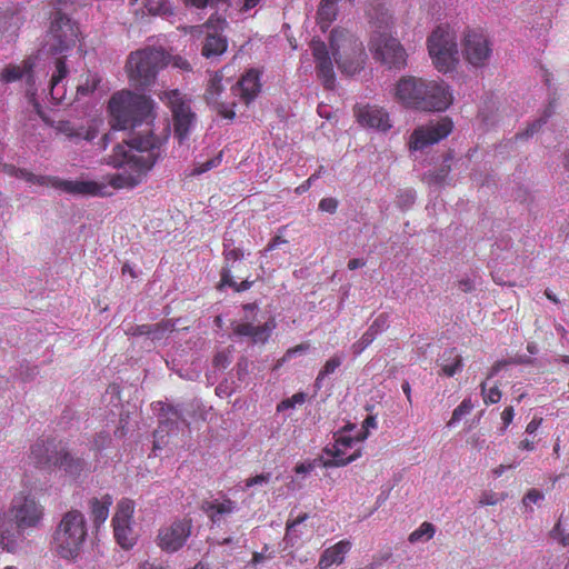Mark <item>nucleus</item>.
Segmentation results:
<instances>
[{"label":"nucleus","mask_w":569,"mask_h":569,"mask_svg":"<svg viewBox=\"0 0 569 569\" xmlns=\"http://www.w3.org/2000/svg\"><path fill=\"white\" fill-rule=\"evenodd\" d=\"M168 134L159 137L150 130L144 133H137L129 139L118 143L110 156L109 163L114 168H124L122 172L108 174L101 181L93 180H68L71 183H83L82 191L68 192L69 194H81L92 197L111 196L109 188L131 189L140 184L156 162L162 157L163 146Z\"/></svg>","instance_id":"1"},{"label":"nucleus","mask_w":569,"mask_h":569,"mask_svg":"<svg viewBox=\"0 0 569 569\" xmlns=\"http://www.w3.org/2000/svg\"><path fill=\"white\" fill-rule=\"evenodd\" d=\"M395 99L405 108L425 112L445 111L453 101L450 87L443 80L415 76H403L397 81Z\"/></svg>","instance_id":"2"},{"label":"nucleus","mask_w":569,"mask_h":569,"mask_svg":"<svg viewBox=\"0 0 569 569\" xmlns=\"http://www.w3.org/2000/svg\"><path fill=\"white\" fill-rule=\"evenodd\" d=\"M110 124L116 130L133 129L142 122L154 118L153 101L130 90H121L112 94L108 103Z\"/></svg>","instance_id":"3"},{"label":"nucleus","mask_w":569,"mask_h":569,"mask_svg":"<svg viewBox=\"0 0 569 569\" xmlns=\"http://www.w3.org/2000/svg\"><path fill=\"white\" fill-rule=\"evenodd\" d=\"M88 537V522L84 515L71 509L62 515L51 540L52 551L61 559L76 561L84 547Z\"/></svg>","instance_id":"4"},{"label":"nucleus","mask_w":569,"mask_h":569,"mask_svg":"<svg viewBox=\"0 0 569 569\" xmlns=\"http://www.w3.org/2000/svg\"><path fill=\"white\" fill-rule=\"evenodd\" d=\"M329 47L341 73L353 76L365 68L367 53L363 43L350 30L342 27L333 28L329 37Z\"/></svg>","instance_id":"5"},{"label":"nucleus","mask_w":569,"mask_h":569,"mask_svg":"<svg viewBox=\"0 0 569 569\" xmlns=\"http://www.w3.org/2000/svg\"><path fill=\"white\" fill-rule=\"evenodd\" d=\"M167 63L168 58L163 49L147 47L128 56L126 72L134 86L148 87Z\"/></svg>","instance_id":"6"},{"label":"nucleus","mask_w":569,"mask_h":569,"mask_svg":"<svg viewBox=\"0 0 569 569\" xmlns=\"http://www.w3.org/2000/svg\"><path fill=\"white\" fill-rule=\"evenodd\" d=\"M12 523L28 533L39 530L43 526L46 509L30 491L16 493L9 506Z\"/></svg>","instance_id":"7"},{"label":"nucleus","mask_w":569,"mask_h":569,"mask_svg":"<svg viewBox=\"0 0 569 569\" xmlns=\"http://www.w3.org/2000/svg\"><path fill=\"white\" fill-rule=\"evenodd\" d=\"M427 48L435 68L448 72L458 63V48L455 33L443 26H438L427 39Z\"/></svg>","instance_id":"8"},{"label":"nucleus","mask_w":569,"mask_h":569,"mask_svg":"<svg viewBox=\"0 0 569 569\" xmlns=\"http://www.w3.org/2000/svg\"><path fill=\"white\" fill-rule=\"evenodd\" d=\"M368 48L372 58L389 69L407 66V52L400 41L391 34H370Z\"/></svg>","instance_id":"9"},{"label":"nucleus","mask_w":569,"mask_h":569,"mask_svg":"<svg viewBox=\"0 0 569 569\" xmlns=\"http://www.w3.org/2000/svg\"><path fill=\"white\" fill-rule=\"evenodd\" d=\"M79 28L69 17L57 11L47 36L48 51L57 54L73 48L78 41Z\"/></svg>","instance_id":"10"},{"label":"nucleus","mask_w":569,"mask_h":569,"mask_svg":"<svg viewBox=\"0 0 569 569\" xmlns=\"http://www.w3.org/2000/svg\"><path fill=\"white\" fill-rule=\"evenodd\" d=\"M356 426L352 423L346 425L343 428L335 432V443L332 447L327 446L323 449V452L328 456H331L332 459H328L323 461L325 468H335V467H345L352 461L357 460L361 457V449H357L353 453L348 457H345L347 449L352 448L356 442H360L357 436L349 435L350 431L355 430Z\"/></svg>","instance_id":"11"},{"label":"nucleus","mask_w":569,"mask_h":569,"mask_svg":"<svg viewBox=\"0 0 569 569\" xmlns=\"http://www.w3.org/2000/svg\"><path fill=\"white\" fill-rule=\"evenodd\" d=\"M134 501L122 498L118 501L112 517L113 536L117 543L123 549H131L137 542V533L133 530Z\"/></svg>","instance_id":"12"},{"label":"nucleus","mask_w":569,"mask_h":569,"mask_svg":"<svg viewBox=\"0 0 569 569\" xmlns=\"http://www.w3.org/2000/svg\"><path fill=\"white\" fill-rule=\"evenodd\" d=\"M164 100L172 112L174 137L181 144L190 133L196 120V114L191 111L189 103L178 90L164 92Z\"/></svg>","instance_id":"13"},{"label":"nucleus","mask_w":569,"mask_h":569,"mask_svg":"<svg viewBox=\"0 0 569 569\" xmlns=\"http://www.w3.org/2000/svg\"><path fill=\"white\" fill-rule=\"evenodd\" d=\"M492 53L488 37L477 30H468L462 41V54L466 61L476 68L487 64Z\"/></svg>","instance_id":"14"},{"label":"nucleus","mask_w":569,"mask_h":569,"mask_svg":"<svg viewBox=\"0 0 569 569\" xmlns=\"http://www.w3.org/2000/svg\"><path fill=\"white\" fill-rule=\"evenodd\" d=\"M191 519L174 520L169 526L159 529L157 545L166 552H176L180 550L191 535Z\"/></svg>","instance_id":"15"},{"label":"nucleus","mask_w":569,"mask_h":569,"mask_svg":"<svg viewBox=\"0 0 569 569\" xmlns=\"http://www.w3.org/2000/svg\"><path fill=\"white\" fill-rule=\"evenodd\" d=\"M0 166H2L3 172L11 177L23 179L24 181L31 184H39L42 187L53 188L61 190L63 192L82 191L86 187H88L87 184L83 183L68 182V180H63L54 176H37L26 169L17 168L13 164L1 163Z\"/></svg>","instance_id":"16"},{"label":"nucleus","mask_w":569,"mask_h":569,"mask_svg":"<svg viewBox=\"0 0 569 569\" xmlns=\"http://www.w3.org/2000/svg\"><path fill=\"white\" fill-rule=\"evenodd\" d=\"M452 129L453 123L449 118H442L436 123L418 127L410 136L409 147L412 150H421L448 137Z\"/></svg>","instance_id":"17"},{"label":"nucleus","mask_w":569,"mask_h":569,"mask_svg":"<svg viewBox=\"0 0 569 569\" xmlns=\"http://www.w3.org/2000/svg\"><path fill=\"white\" fill-rule=\"evenodd\" d=\"M310 46L318 78L326 89H332L335 87L336 76L327 44L320 39H312Z\"/></svg>","instance_id":"18"},{"label":"nucleus","mask_w":569,"mask_h":569,"mask_svg":"<svg viewBox=\"0 0 569 569\" xmlns=\"http://www.w3.org/2000/svg\"><path fill=\"white\" fill-rule=\"evenodd\" d=\"M222 80V72L217 71L208 83L204 98L206 101L211 104L222 118L232 120L236 117V112L233 110L236 102L222 100L221 96L224 90Z\"/></svg>","instance_id":"19"},{"label":"nucleus","mask_w":569,"mask_h":569,"mask_svg":"<svg viewBox=\"0 0 569 569\" xmlns=\"http://www.w3.org/2000/svg\"><path fill=\"white\" fill-rule=\"evenodd\" d=\"M227 24L226 20L218 14H212L203 24L207 29H214V31L222 30ZM228 48L227 38L214 32L208 33L204 38L201 53L207 59L221 56Z\"/></svg>","instance_id":"20"},{"label":"nucleus","mask_w":569,"mask_h":569,"mask_svg":"<svg viewBox=\"0 0 569 569\" xmlns=\"http://www.w3.org/2000/svg\"><path fill=\"white\" fill-rule=\"evenodd\" d=\"M62 446V442L54 438H40L31 446L29 458L38 468L52 467Z\"/></svg>","instance_id":"21"},{"label":"nucleus","mask_w":569,"mask_h":569,"mask_svg":"<svg viewBox=\"0 0 569 569\" xmlns=\"http://www.w3.org/2000/svg\"><path fill=\"white\" fill-rule=\"evenodd\" d=\"M276 327V319L270 317L264 323L258 326L249 321L236 323L232 328V332L237 337L249 338L254 345H264L271 337Z\"/></svg>","instance_id":"22"},{"label":"nucleus","mask_w":569,"mask_h":569,"mask_svg":"<svg viewBox=\"0 0 569 569\" xmlns=\"http://www.w3.org/2000/svg\"><path fill=\"white\" fill-rule=\"evenodd\" d=\"M366 13L371 27V34H391L395 20L391 12L383 3L379 1L370 2Z\"/></svg>","instance_id":"23"},{"label":"nucleus","mask_w":569,"mask_h":569,"mask_svg":"<svg viewBox=\"0 0 569 569\" xmlns=\"http://www.w3.org/2000/svg\"><path fill=\"white\" fill-rule=\"evenodd\" d=\"M357 121L369 128H376L386 131L391 128L389 114L382 108L377 106H357L355 109Z\"/></svg>","instance_id":"24"},{"label":"nucleus","mask_w":569,"mask_h":569,"mask_svg":"<svg viewBox=\"0 0 569 569\" xmlns=\"http://www.w3.org/2000/svg\"><path fill=\"white\" fill-rule=\"evenodd\" d=\"M232 94L238 96L247 106L256 99L261 90L260 73L256 69L248 70L231 87Z\"/></svg>","instance_id":"25"},{"label":"nucleus","mask_w":569,"mask_h":569,"mask_svg":"<svg viewBox=\"0 0 569 569\" xmlns=\"http://www.w3.org/2000/svg\"><path fill=\"white\" fill-rule=\"evenodd\" d=\"M67 74L68 68L64 58H58L56 60V71L50 80V97L56 104L69 106L72 102V97L67 96V90L63 84Z\"/></svg>","instance_id":"26"},{"label":"nucleus","mask_w":569,"mask_h":569,"mask_svg":"<svg viewBox=\"0 0 569 569\" xmlns=\"http://www.w3.org/2000/svg\"><path fill=\"white\" fill-rule=\"evenodd\" d=\"M351 548L352 543L348 539H342L326 548L320 555L318 568L329 569L332 566H340L343 563L345 558L350 552Z\"/></svg>","instance_id":"27"},{"label":"nucleus","mask_w":569,"mask_h":569,"mask_svg":"<svg viewBox=\"0 0 569 569\" xmlns=\"http://www.w3.org/2000/svg\"><path fill=\"white\" fill-rule=\"evenodd\" d=\"M201 510L213 522H220L224 517L237 510V502L229 497L223 496L221 499L204 500L201 503Z\"/></svg>","instance_id":"28"},{"label":"nucleus","mask_w":569,"mask_h":569,"mask_svg":"<svg viewBox=\"0 0 569 569\" xmlns=\"http://www.w3.org/2000/svg\"><path fill=\"white\" fill-rule=\"evenodd\" d=\"M52 467H57L72 477H78L84 470L86 461L82 458L73 457L66 446H62Z\"/></svg>","instance_id":"29"},{"label":"nucleus","mask_w":569,"mask_h":569,"mask_svg":"<svg viewBox=\"0 0 569 569\" xmlns=\"http://www.w3.org/2000/svg\"><path fill=\"white\" fill-rule=\"evenodd\" d=\"M34 63L31 58L24 59L20 64L9 63L0 72V82L8 84L22 79L24 76L31 77Z\"/></svg>","instance_id":"30"},{"label":"nucleus","mask_w":569,"mask_h":569,"mask_svg":"<svg viewBox=\"0 0 569 569\" xmlns=\"http://www.w3.org/2000/svg\"><path fill=\"white\" fill-rule=\"evenodd\" d=\"M24 533H28V531L21 530L17 526L9 525L6 521H0L1 548L8 552H14L18 549L19 542Z\"/></svg>","instance_id":"31"},{"label":"nucleus","mask_w":569,"mask_h":569,"mask_svg":"<svg viewBox=\"0 0 569 569\" xmlns=\"http://www.w3.org/2000/svg\"><path fill=\"white\" fill-rule=\"evenodd\" d=\"M462 357L456 348L446 349L439 358V366L441 375L446 377H453L462 370Z\"/></svg>","instance_id":"32"},{"label":"nucleus","mask_w":569,"mask_h":569,"mask_svg":"<svg viewBox=\"0 0 569 569\" xmlns=\"http://www.w3.org/2000/svg\"><path fill=\"white\" fill-rule=\"evenodd\" d=\"M112 505V497L110 495H104L101 499L92 498L89 501L90 506V516L93 525L99 528L109 516V508Z\"/></svg>","instance_id":"33"},{"label":"nucleus","mask_w":569,"mask_h":569,"mask_svg":"<svg viewBox=\"0 0 569 569\" xmlns=\"http://www.w3.org/2000/svg\"><path fill=\"white\" fill-rule=\"evenodd\" d=\"M254 283L253 280H249V277H246L244 280L241 282H237L233 278V274L230 272V268H222L220 272V282L219 288H222L224 286H228L232 288L236 292H243L249 290L252 284Z\"/></svg>","instance_id":"34"},{"label":"nucleus","mask_w":569,"mask_h":569,"mask_svg":"<svg viewBox=\"0 0 569 569\" xmlns=\"http://www.w3.org/2000/svg\"><path fill=\"white\" fill-rule=\"evenodd\" d=\"M144 8L151 16L171 17L174 14L170 0H146Z\"/></svg>","instance_id":"35"},{"label":"nucleus","mask_w":569,"mask_h":569,"mask_svg":"<svg viewBox=\"0 0 569 569\" xmlns=\"http://www.w3.org/2000/svg\"><path fill=\"white\" fill-rule=\"evenodd\" d=\"M59 132L63 133L70 139H93V133L84 128H76L70 121H60L58 124Z\"/></svg>","instance_id":"36"},{"label":"nucleus","mask_w":569,"mask_h":569,"mask_svg":"<svg viewBox=\"0 0 569 569\" xmlns=\"http://www.w3.org/2000/svg\"><path fill=\"white\" fill-rule=\"evenodd\" d=\"M435 533H436L435 525L431 522L425 521L409 535L408 541L410 543H417L420 541H429L430 539L433 538Z\"/></svg>","instance_id":"37"},{"label":"nucleus","mask_w":569,"mask_h":569,"mask_svg":"<svg viewBox=\"0 0 569 569\" xmlns=\"http://www.w3.org/2000/svg\"><path fill=\"white\" fill-rule=\"evenodd\" d=\"M222 254L224 260V266L222 268H230L231 273L233 269L238 268L236 263L241 261L244 257V253L241 249L232 248L231 244L226 241L223 242Z\"/></svg>","instance_id":"38"},{"label":"nucleus","mask_w":569,"mask_h":569,"mask_svg":"<svg viewBox=\"0 0 569 569\" xmlns=\"http://www.w3.org/2000/svg\"><path fill=\"white\" fill-rule=\"evenodd\" d=\"M342 363V358L338 355L332 356L329 358L323 367L320 369L317 378H316V387L320 388L321 381L329 375L333 373L337 368H339Z\"/></svg>","instance_id":"39"},{"label":"nucleus","mask_w":569,"mask_h":569,"mask_svg":"<svg viewBox=\"0 0 569 569\" xmlns=\"http://www.w3.org/2000/svg\"><path fill=\"white\" fill-rule=\"evenodd\" d=\"M174 328L176 323L171 319L161 320L158 323L151 325V338L152 340H161L174 331Z\"/></svg>","instance_id":"40"},{"label":"nucleus","mask_w":569,"mask_h":569,"mask_svg":"<svg viewBox=\"0 0 569 569\" xmlns=\"http://www.w3.org/2000/svg\"><path fill=\"white\" fill-rule=\"evenodd\" d=\"M101 82V78L97 73L89 72L86 76L84 82L77 86L78 96H88L92 93Z\"/></svg>","instance_id":"41"},{"label":"nucleus","mask_w":569,"mask_h":569,"mask_svg":"<svg viewBox=\"0 0 569 569\" xmlns=\"http://www.w3.org/2000/svg\"><path fill=\"white\" fill-rule=\"evenodd\" d=\"M307 400V395L302 391L295 393L293 396L281 400L277 405V412H284L289 409H293L296 405H303Z\"/></svg>","instance_id":"42"},{"label":"nucleus","mask_w":569,"mask_h":569,"mask_svg":"<svg viewBox=\"0 0 569 569\" xmlns=\"http://www.w3.org/2000/svg\"><path fill=\"white\" fill-rule=\"evenodd\" d=\"M473 408V405L470 399H463L461 403L455 408L452 411L451 419L448 421V427H452L456 422L460 421V419L468 415Z\"/></svg>","instance_id":"43"},{"label":"nucleus","mask_w":569,"mask_h":569,"mask_svg":"<svg viewBox=\"0 0 569 569\" xmlns=\"http://www.w3.org/2000/svg\"><path fill=\"white\" fill-rule=\"evenodd\" d=\"M480 388H481V395L483 398V402L486 405H493V403H497L500 401L501 391L499 390V388L497 386L487 389V383L482 382L480 385Z\"/></svg>","instance_id":"44"},{"label":"nucleus","mask_w":569,"mask_h":569,"mask_svg":"<svg viewBox=\"0 0 569 569\" xmlns=\"http://www.w3.org/2000/svg\"><path fill=\"white\" fill-rule=\"evenodd\" d=\"M309 349H310V342H308V341L301 342L295 347L287 349V351L282 356V358L278 360L277 367L282 366L283 363L291 360L297 355L303 353V352L308 351Z\"/></svg>","instance_id":"45"},{"label":"nucleus","mask_w":569,"mask_h":569,"mask_svg":"<svg viewBox=\"0 0 569 569\" xmlns=\"http://www.w3.org/2000/svg\"><path fill=\"white\" fill-rule=\"evenodd\" d=\"M376 339V332L366 331L361 338L352 345L353 355L358 356L366 350Z\"/></svg>","instance_id":"46"},{"label":"nucleus","mask_w":569,"mask_h":569,"mask_svg":"<svg viewBox=\"0 0 569 569\" xmlns=\"http://www.w3.org/2000/svg\"><path fill=\"white\" fill-rule=\"evenodd\" d=\"M449 171L450 167L443 166L439 170L426 174V179L429 184H442L448 177Z\"/></svg>","instance_id":"47"},{"label":"nucleus","mask_w":569,"mask_h":569,"mask_svg":"<svg viewBox=\"0 0 569 569\" xmlns=\"http://www.w3.org/2000/svg\"><path fill=\"white\" fill-rule=\"evenodd\" d=\"M308 519V513H302L298 516L293 520H288L286 526V539L292 540L293 538L297 539L298 536L295 535L296 527Z\"/></svg>","instance_id":"48"},{"label":"nucleus","mask_w":569,"mask_h":569,"mask_svg":"<svg viewBox=\"0 0 569 569\" xmlns=\"http://www.w3.org/2000/svg\"><path fill=\"white\" fill-rule=\"evenodd\" d=\"M325 172V167L320 166L319 169L312 173L306 181H303L300 186L296 188V193L301 194L308 191L315 180L320 178V176Z\"/></svg>","instance_id":"49"},{"label":"nucleus","mask_w":569,"mask_h":569,"mask_svg":"<svg viewBox=\"0 0 569 569\" xmlns=\"http://www.w3.org/2000/svg\"><path fill=\"white\" fill-rule=\"evenodd\" d=\"M187 6L194 7L197 9H204L206 7H214L219 3H227L230 0H183Z\"/></svg>","instance_id":"50"},{"label":"nucleus","mask_w":569,"mask_h":569,"mask_svg":"<svg viewBox=\"0 0 569 569\" xmlns=\"http://www.w3.org/2000/svg\"><path fill=\"white\" fill-rule=\"evenodd\" d=\"M338 200L332 197L322 198L319 202V210L323 212L335 213L338 209Z\"/></svg>","instance_id":"51"},{"label":"nucleus","mask_w":569,"mask_h":569,"mask_svg":"<svg viewBox=\"0 0 569 569\" xmlns=\"http://www.w3.org/2000/svg\"><path fill=\"white\" fill-rule=\"evenodd\" d=\"M377 427V420L375 416H368L362 422V431L358 432V440H365L369 436V429Z\"/></svg>","instance_id":"52"},{"label":"nucleus","mask_w":569,"mask_h":569,"mask_svg":"<svg viewBox=\"0 0 569 569\" xmlns=\"http://www.w3.org/2000/svg\"><path fill=\"white\" fill-rule=\"evenodd\" d=\"M270 478H271L270 473H261V475H257L254 477H250V478L246 479L244 487L251 488V487H254L258 485L268 483L270 481Z\"/></svg>","instance_id":"53"},{"label":"nucleus","mask_w":569,"mask_h":569,"mask_svg":"<svg viewBox=\"0 0 569 569\" xmlns=\"http://www.w3.org/2000/svg\"><path fill=\"white\" fill-rule=\"evenodd\" d=\"M499 498L493 491H483L479 498L480 506H495L499 502Z\"/></svg>","instance_id":"54"},{"label":"nucleus","mask_w":569,"mask_h":569,"mask_svg":"<svg viewBox=\"0 0 569 569\" xmlns=\"http://www.w3.org/2000/svg\"><path fill=\"white\" fill-rule=\"evenodd\" d=\"M127 335L130 336H148L151 337V325H138L134 327H131L126 331Z\"/></svg>","instance_id":"55"},{"label":"nucleus","mask_w":569,"mask_h":569,"mask_svg":"<svg viewBox=\"0 0 569 569\" xmlns=\"http://www.w3.org/2000/svg\"><path fill=\"white\" fill-rule=\"evenodd\" d=\"M551 536L557 539L562 546H568L569 545V533H566L562 529H561V526L560 523L558 522L552 531H551Z\"/></svg>","instance_id":"56"},{"label":"nucleus","mask_w":569,"mask_h":569,"mask_svg":"<svg viewBox=\"0 0 569 569\" xmlns=\"http://www.w3.org/2000/svg\"><path fill=\"white\" fill-rule=\"evenodd\" d=\"M543 122H545V120H542V119H539V120L532 122L530 126H528V128L526 129L525 132L517 133L516 138L520 139V138L531 137L535 132H537L541 128Z\"/></svg>","instance_id":"57"},{"label":"nucleus","mask_w":569,"mask_h":569,"mask_svg":"<svg viewBox=\"0 0 569 569\" xmlns=\"http://www.w3.org/2000/svg\"><path fill=\"white\" fill-rule=\"evenodd\" d=\"M543 499V495L537 489H530L523 497V505L537 503Z\"/></svg>","instance_id":"58"},{"label":"nucleus","mask_w":569,"mask_h":569,"mask_svg":"<svg viewBox=\"0 0 569 569\" xmlns=\"http://www.w3.org/2000/svg\"><path fill=\"white\" fill-rule=\"evenodd\" d=\"M513 417H515L513 408L511 406L506 407L503 409V411L501 412V419L503 422L502 431H505L508 428V426L512 422Z\"/></svg>","instance_id":"59"},{"label":"nucleus","mask_w":569,"mask_h":569,"mask_svg":"<svg viewBox=\"0 0 569 569\" xmlns=\"http://www.w3.org/2000/svg\"><path fill=\"white\" fill-rule=\"evenodd\" d=\"M386 322H387V317L385 315H380L371 323V326L369 327L368 331L376 332V335H377L379 331L383 330Z\"/></svg>","instance_id":"60"},{"label":"nucleus","mask_w":569,"mask_h":569,"mask_svg":"<svg viewBox=\"0 0 569 569\" xmlns=\"http://www.w3.org/2000/svg\"><path fill=\"white\" fill-rule=\"evenodd\" d=\"M212 363L217 368H226L230 363V361L224 352H219L214 356Z\"/></svg>","instance_id":"61"},{"label":"nucleus","mask_w":569,"mask_h":569,"mask_svg":"<svg viewBox=\"0 0 569 569\" xmlns=\"http://www.w3.org/2000/svg\"><path fill=\"white\" fill-rule=\"evenodd\" d=\"M288 241L282 238L281 236H274L270 241L269 243L267 244V247L264 248V251L266 252H269V251H272L274 250L280 244H284L287 243Z\"/></svg>","instance_id":"62"},{"label":"nucleus","mask_w":569,"mask_h":569,"mask_svg":"<svg viewBox=\"0 0 569 569\" xmlns=\"http://www.w3.org/2000/svg\"><path fill=\"white\" fill-rule=\"evenodd\" d=\"M210 169L207 168V161L206 162H202V163H196L194 167L192 168V170L189 172V177H196V176H200L207 171H209Z\"/></svg>","instance_id":"63"},{"label":"nucleus","mask_w":569,"mask_h":569,"mask_svg":"<svg viewBox=\"0 0 569 569\" xmlns=\"http://www.w3.org/2000/svg\"><path fill=\"white\" fill-rule=\"evenodd\" d=\"M222 157H223V152L220 151L217 156L207 160V168H209L211 170V169L220 166V163L222 162Z\"/></svg>","instance_id":"64"}]
</instances>
